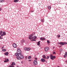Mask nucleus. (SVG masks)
<instances>
[{"label": "nucleus", "instance_id": "f3484780", "mask_svg": "<svg viewBox=\"0 0 67 67\" xmlns=\"http://www.w3.org/2000/svg\"><path fill=\"white\" fill-rule=\"evenodd\" d=\"M11 65H15V63L14 62H12V64H11Z\"/></svg>", "mask_w": 67, "mask_h": 67}, {"label": "nucleus", "instance_id": "c85d7f7f", "mask_svg": "<svg viewBox=\"0 0 67 67\" xmlns=\"http://www.w3.org/2000/svg\"><path fill=\"white\" fill-rule=\"evenodd\" d=\"M8 67H14V66L12 65H10Z\"/></svg>", "mask_w": 67, "mask_h": 67}, {"label": "nucleus", "instance_id": "79ce46f5", "mask_svg": "<svg viewBox=\"0 0 67 67\" xmlns=\"http://www.w3.org/2000/svg\"><path fill=\"white\" fill-rule=\"evenodd\" d=\"M2 9L1 8L0 9V11H1V10Z\"/></svg>", "mask_w": 67, "mask_h": 67}, {"label": "nucleus", "instance_id": "f8f14e48", "mask_svg": "<svg viewBox=\"0 0 67 67\" xmlns=\"http://www.w3.org/2000/svg\"><path fill=\"white\" fill-rule=\"evenodd\" d=\"M4 62H5V63H6V62H9V59H5V60L4 61Z\"/></svg>", "mask_w": 67, "mask_h": 67}, {"label": "nucleus", "instance_id": "1a4fd4ad", "mask_svg": "<svg viewBox=\"0 0 67 67\" xmlns=\"http://www.w3.org/2000/svg\"><path fill=\"white\" fill-rule=\"evenodd\" d=\"M13 46L14 48H16L17 47V45L15 43H13Z\"/></svg>", "mask_w": 67, "mask_h": 67}, {"label": "nucleus", "instance_id": "423d86ee", "mask_svg": "<svg viewBox=\"0 0 67 67\" xmlns=\"http://www.w3.org/2000/svg\"><path fill=\"white\" fill-rule=\"evenodd\" d=\"M34 65H37V60H35L34 61Z\"/></svg>", "mask_w": 67, "mask_h": 67}, {"label": "nucleus", "instance_id": "72a5a7b5", "mask_svg": "<svg viewBox=\"0 0 67 67\" xmlns=\"http://www.w3.org/2000/svg\"><path fill=\"white\" fill-rule=\"evenodd\" d=\"M56 54V53H55V52H53V54Z\"/></svg>", "mask_w": 67, "mask_h": 67}, {"label": "nucleus", "instance_id": "c9c22d12", "mask_svg": "<svg viewBox=\"0 0 67 67\" xmlns=\"http://www.w3.org/2000/svg\"><path fill=\"white\" fill-rule=\"evenodd\" d=\"M1 36H3L4 35L3 34L2 35H1Z\"/></svg>", "mask_w": 67, "mask_h": 67}, {"label": "nucleus", "instance_id": "37998d69", "mask_svg": "<svg viewBox=\"0 0 67 67\" xmlns=\"http://www.w3.org/2000/svg\"><path fill=\"white\" fill-rule=\"evenodd\" d=\"M1 36H0V38H1Z\"/></svg>", "mask_w": 67, "mask_h": 67}, {"label": "nucleus", "instance_id": "6e6552de", "mask_svg": "<svg viewBox=\"0 0 67 67\" xmlns=\"http://www.w3.org/2000/svg\"><path fill=\"white\" fill-rule=\"evenodd\" d=\"M56 57L55 56H53L52 55H51V59L52 60H54L53 58H55Z\"/></svg>", "mask_w": 67, "mask_h": 67}, {"label": "nucleus", "instance_id": "58836bf2", "mask_svg": "<svg viewBox=\"0 0 67 67\" xmlns=\"http://www.w3.org/2000/svg\"><path fill=\"white\" fill-rule=\"evenodd\" d=\"M3 48H4V47H3L2 48V49H3Z\"/></svg>", "mask_w": 67, "mask_h": 67}, {"label": "nucleus", "instance_id": "f257e3e1", "mask_svg": "<svg viewBox=\"0 0 67 67\" xmlns=\"http://www.w3.org/2000/svg\"><path fill=\"white\" fill-rule=\"evenodd\" d=\"M15 55L17 57L16 58L18 59H23L24 58V57L21 54L19 55L18 54H15Z\"/></svg>", "mask_w": 67, "mask_h": 67}, {"label": "nucleus", "instance_id": "7ed1b4c3", "mask_svg": "<svg viewBox=\"0 0 67 67\" xmlns=\"http://www.w3.org/2000/svg\"><path fill=\"white\" fill-rule=\"evenodd\" d=\"M24 49L26 51H30L31 50V48H30L25 47L24 48Z\"/></svg>", "mask_w": 67, "mask_h": 67}, {"label": "nucleus", "instance_id": "2eb2a0df", "mask_svg": "<svg viewBox=\"0 0 67 67\" xmlns=\"http://www.w3.org/2000/svg\"><path fill=\"white\" fill-rule=\"evenodd\" d=\"M48 8L49 10H51V7L50 6H48Z\"/></svg>", "mask_w": 67, "mask_h": 67}, {"label": "nucleus", "instance_id": "49530a36", "mask_svg": "<svg viewBox=\"0 0 67 67\" xmlns=\"http://www.w3.org/2000/svg\"><path fill=\"white\" fill-rule=\"evenodd\" d=\"M39 4H41L40 3H39Z\"/></svg>", "mask_w": 67, "mask_h": 67}, {"label": "nucleus", "instance_id": "a878e982", "mask_svg": "<svg viewBox=\"0 0 67 67\" xmlns=\"http://www.w3.org/2000/svg\"><path fill=\"white\" fill-rule=\"evenodd\" d=\"M60 37V35H58V38H59V37Z\"/></svg>", "mask_w": 67, "mask_h": 67}, {"label": "nucleus", "instance_id": "2f4dec72", "mask_svg": "<svg viewBox=\"0 0 67 67\" xmlns=\"http://www.w3.org/2000/svg\"><path fill=\"white\" fill-rule=\"evenodd\" d=\"M47 43H49V40L47 41Z\"/></svg>", "mask_w": 67, "mask_h": 67}, {"label": "nucleus", "instance_id": "a18cd8bd", "mask_svg": "<svg viewBox=\"0 0 67 67\" xmlns=\"http://www.w3.org/2000/svg\"><path fill=\"white\" fill-rule=\"evenodd\" d=\"M61 47V46H59V47Z\"/></svg>", "mask_w": 67, "mask_h": 67}, {"label": "nucleus", "instance_id": "a211bd4d", "mask_svg": "<svg viewBox=\"0 0 67 67\" xmlns=\"http://www.w3.org/2000/svg\"><path fill=\"white\" fill-rule=\"evenodd\" d=\"M21 43L22 44H23V43H24V42H25V41L24 40H23L21 42Z\"/></svg>", "mask_w": 67, "mask_h": 67}, {"label": "nucleus", "instance_id": "ddd939ff", "mask_svg": "<svg viewBox=\"0 0 67 67\" xmlns=\"http://www.w3.org/2000/svg\"><path fill=\"white\" fill-rule=\"evenodd\" d=\"M32 36H33V35H30V37H29V39L30 40H31V39H32V38H31V37H32Z\"/></svg>", "mask_w": 67, "mask_h": 67}, {"label": "nucleus", "instance_id": "ea45409f", "mask_svg": "<svg viewBox=\"0 0 67 67\" xmlns=\"http://www.w3.org/2000/svg\"><path fill=\"white\" fill-rule=\"evenodd\" d=\"M1 39H3V38H1H1H0Z\"/></svg>", "mask_w": 67, "mask_h": 67}, {"label": "nucleus", "instance_id": "c03bdc74", "mask_svg": "<svg viewBox=\"0 0 67 67\" xmlns=\"http://www.w3.org/2000/svg\"><path fill=\"white\" fill-rule=\"evenodd\" d=\"M58 67H60L59 66H58Z\"/></svg>", "mask_w": 67, "mask_h": 67}, {"label": "nucleus", "instance_id": "dca6fc26", "mask_svg": "<svg viewBox=\"0 0 67 67\" xmlns=\"http://www.w3.org/2000/svg\"><path fill=\"white\" fill-rule=\"evenodd\" d=\"M3 34L4 35H6V33H5V32L3 31Z\"/></svg>", "mask_w": 67, "mask_h": 67}, {"label": "nucleus", "instance_id": "4be33fe9", "mask_svg": "<svg viewBox=\"0 0 67 67\" xmlns=\"http://www.w3.org/2000/svg\"><path fill=\"white\" fill-rule=\"evenodd\" d=\"M41 42L40 41H39V42H38V43H37V45H40V42Z\"/></svg>", "mask_w": 67, "mask_h": 67}, {"label": "nucleus", "instance_id": "c756f323", "mask_svg": "<svg viewBox=\"0 0 67 67\" xmlns=\"http://www.w3.org/2000/svg\"><path fill=\"white\" fill-rule=\"evenodd\" d=\"M32 35V36L34 35H35V32H33Z\"/></svg>", "mask_w": 67, "mask_h": 67}, {"label": "nucleus", "instance_id": "393cba45", "mask_svg": "<svg viewBox=\"0 0 67 67\" xmlns=\"http://www.w3.org/2000/svg\"><path fill=\"white\" fill-rule=\"evenodd\" d=\"M2 51L3 52H5L6 51V49H2Z\"/></svg>", "mask_w": 67, "mask_h": 67}, {"label": "nucleus", "instance_id": "09e8293b", "mask_svg": "<svg viewBox=\"0 0 67 67\" xmlns=\"http://www.w3.org/2000/svg\"><path fill=\"white\" fill-rule=\"evenodd\" d=\"M17 66V67H19V66Z\"/></svg>", "mask_w": 67, "mask_h": 67}, {"label": "nucleus", "instance_id": "6ab92c4d", "mask_svg": "<svg viewBox=\"0 0 67 67\" xmlns=\"http://www.w3.org/2000/svg\"><path fill=\"white\" fill-rule=\"evenodd\" d=\"M4 1V0H0V2H3Z\"/></svg>", "mask_w": 67, "mask_h": 67}, {"label": "nucleus", "instance_id": "e433bc0d", "mask_svg": "<svg viewBox=\"0 0 67 67\" xmlns=\"http://www.w3.org/2000/svg\"><path fill=\"white\" fill-rule=\"evenodd\" d=\"M35 59L37 60V58H35Z\"/></svg>", "mask_w": 67, "mask_h": 67}, {"label": "nucleus", "instance_id": "bb28decb", "mask_svg": "<svg viewBox=\"0 0 67 67\" xmlns=\"http://www.w3.org/2000/svg\"><path fill=\"white\" fill-rule=\"evenodd\" d=\"M28 59H31V56H30L28 57Z\"/></svg>", "mask_w": 67, "mask_h": 67}, {"label": "nucleus", "instance_id": "8fccbe9b", "mask_svg": "<svg viewBox=\"0 0 67 67\" xmlns=\"http://www.w3.org/2000/svg\"><path fill=\"white\" fill-rule=\"evenodd\" d=\"M34 12V11H33V12Z\"/></svg>", "mask_w": 67, "mask_h": 67}, {"label": "nucleus", "instance_id": "39448f33", "mask_svg": "<svg viewBox=\"0 0 67 67\" xmlns=\"http://www.w3.org/2000/svg\"><path fill=\"white\" fill-rule=\"evenodd\" d=\"M49 49V48L48 47H47L44 48V51L46 52H47L48 51V50Z\"/></svg>", "mask_w": 67, "mask_h": 67}, {"label": "nucleus", "instance_id": "f704fd0d", "mask_svg": "<svg viewBox=\"0 0 67 67\" xmlns=\"http://www.w3.org/2000/svg\"><path fill=\"white\" fill-rule=\"evenodd\" d=\"M49 56H48L47 58V59H48V58H49Z\"/></svg>", "mask_w": 67, "mask_h": 67}, {"label": "nucleus", "instance_id": "aec40b11", "mask_svg": "<svg viewBox=\"0 0 67 67\" xmlns=\"http://www.w3.org/2000/svg\"><path fill=\"white\" fill-rule=\"evenodd\" d=\"M19 1V0H15L14 2H18Z\"/></svg>", "mask_w": 67, "mask_h": 67}, {"label": "nucleus", "instance_id": "9d476101", "mask_svg": "<svg viewBox=\"0 0 67 67\" xmlns=\"http://www.w3.org/2000/svg\"><path fill=\"white\" fill-rule=\"evenodd\" d=\"M40 40L41 41H44V40H46V38L45 37L43 38L42 37L40 38Z\"/></svg>", "mask_w": 67, "mask_h": 67}, {"label": "nucleus", "instance_id": "20e7f679", "mask_svg": "<svg viewBox=\"0 0 67 67\" xmlns=\"http://www.w3.org/2000/svg\"><path fill=\"white\" fill-rule=\"evenodd\" d=\"M31 38L32 39L31 40L32 41H36V40H35V39L36 38V37L35 36H33Z\"/></svg>", "mask_w": 67, "mask_h": 67}, {"label": "nucleus", "instance_id": "4c0bfd02", "mask_svg": "<svg viewBox=\"0 0 67 67\" xmlns=\"http://www.w3.org/2000/svg\"><path fill=\"white\" fill-rule=\"evenodd\" d=\"M29 62H31V60H28Z\"/></svg>", "mask_w": 67, "mask_h": 67}, {"label": "nucleus", "instance_id": "9b49d317", "mask_svg": "<svg viewBox=\"0 0 67 67\" xmlns=\"http://www.w3.org/2000/svg\"><path fill=\"white\" fill-rule=\"evenodd\" d=\"M41 61L42 62H45V60L44 59L42 58L41 59Z\"/></svg>", "mask_w": 67, "mask_h": 67}, {"label": "nucleus", "instance_id": "7c9ffc66", "mask_svg": "<svg viewBox=\"0 0 67 67\" xmlns=\"http://www.w3.org/2000/svg\"><path fill=\"white\" fill-rule=\"evenodd\" d=\"M65 56L67 55V52H65Z\"/></svg>", "mask_w": 67, "mask_h": 67}, {"label": "nucleus", "instance_id": "0eeeda50", "mask_svg": "<svg viewBox=\"0 0 67 67\" xmlns=\"http://www.w3.org/2000/svg\"><path fill=\"white\" fill-rule=\"evenodd\" d=\"M61 45H64V44H67V43L66 42L65 43H63V42H60L59 43Z\"/></svg>", "mask_w": 67, "mask_h": 67}, {"label": "nucleus", "instance_id": "a19ab883", "mask_svg": "<svg viewBox=\"0 0 67 67\" xmlns=\"http://www.w3.org/2000/svg\"><path fill=\"white\" fill-rule=\"evenodd\" d=\"M65 63H67V60H66L65 61Z\"/></svg>", "mask_w": 67, "mask_h": 67}, {"label": "nucleus", "instance_id": "5701e85b", "mask_svg": "<svg viewBox=\"0 0 67 67\" xmlns=\"http://www.w3.org/2000/svg\"><path fill=\"white\" fill-rule=\"evenodd\" d=\"M59 51H60V52H62L63 51V49H60Z\"/></svg>", "mask_w": 67, "mask_h": 67}, {"label": "nucleus", "instance_id": "4468645a", "mask_svg": "<svg viewBox=\"0 0 67 67\" xmlns=\"http://www.w3.org/2000/svg\"><path fill=\"white\" fill-rule=\"evenodd\" d=\"M8 54H9V53L8 52L4 53V55H6V56H8Z\"/></svg>", "mask_w": 67, "mask_h": 67}, {"label": "nucleus", "instance_id": "b1692460", "mask_svg": "<svg viewBox=\"0 0 67 67\" xmlns=\"http://www.w3.org/2000/svg\"><path fill=\"white\" fill-rule=\"evenodd\" d=\"M2 33H3V31H1L0 32V35H1Z\"/></svg>", "mask_w": 67, "mask_h": 67}, {"label": "nucleus", "instance_id": "de8ad7c7", "mask_svg": "<svg viewBox=\"0 0 67 67\" xmlns=\"http://www.w3.org/2000/svg\"><path fill=\"white\" fill-rule=\"evenodd\" d=\"M17 66V67H19V66Z\"/></svg>", "mask_w": 67, "mask_h": 67}, {"label": "nucleus", "instance_id": "f03ea898", "mask_svg": "<svg viewBox=\"0 0 67 67\" xmlns=\"http://www.w3.org/2000/svg\"><path fill=\"white\" fill-rule=\"evenodd\" d=\"M17 53H16L17 54H18L19 55H20V54H21V50L19 48H18L17 50Z\"/></svg>", "mask_w": 67, "mask_h": 67}, {"label": "nucleus", "instance_id": "473e14b6", "mask_svg": "<svg viewBox=\"0 0 67 67\" xmlns=\"http://www.w3.org/2000/svg\"><path fill=\"white\" fill-rule=\"evenodd\" d=\"M65 55H64V58H66L67 57L66 56H65Z\"/></svg>", "mask_w": 67, "mask_h": 67}, {"label": "nucleus", "instance_id": "cd10ccee", "mask_svg": "<svg viewBox=\"0 0 67 67\" xmlns=\"http://www.w3.org/2000/svg\"><path fill=\"white\" fill-rule=\"evenodd\" d=\"M41 22H44V20L43 19H42V20H41Z\"/></svg>", "mask_w": 67, "mask_h": 67}, {"label": "nucleus", "instance_id": "412c9836", "mask_svg": "<svg viewBox=\"0 0 67 67\" xmlns=\"http://www.w3.org/2000/svg\"><path fill=\"white\" fill-rule=\"evenodd\" d=\"M43 58H44V59L46 58V56L45 55H43Z\"/></svg>", "mask_w": 67, "mask_h": 67}]
</instances>
